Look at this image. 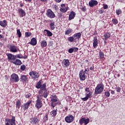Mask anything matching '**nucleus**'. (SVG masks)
I'll return each mask as SVG.
<instances>
[{
	"label": "nucleus",
	"mask_w": 125,
	"mask_h": 125,
	"mask_svg": "<svg viewBox=\"0 0 125 125\" xmlns=\"http://www.w3.org/2000/svg\"><path fill=\"white\" fill-rule=\"evenodd\" d=\"M42 80L39 81L35 86L37 89H40V88L39 94H42L44 90H46V83H44L43 84H42Z\"/></svg>",
	"instance_id": "obj_1"
},
{
	"label": "nucleus",
	"mask_w": 125,
	"mask_h": 125,
	"mask_svg": "<svg viewBox=\"0 0 125 125\" xmlns=\"http://www.w3.org/2000/svg\"><path fill=\"white\" fill-rule=\"evenodd\" d=\"M52 98L51 99V107H52L53 109L55 108V106L57 105V104H61L60 103V100L58 99L57 95H52Z\"/></svg>",
	"instance_id": "obj_2"
},
{
	"label": "nucleus",
	"mask_w": 125,
	"mask_h": 125,
	"mask_svg": "<svg viewBox=\"0 0 125 125\" xmlns=\"http://www.w3.org/2000/svg\"><path fill=\"white\" fill-rule=\"evenodd\" d=\"M104 90V84L103 83L97 84L95 89V94L98 95L101 94Z\"/></svg>",
	"instance_id": "obj_3"
},
{
	"label": "nucleus",
	"mask_w": 125,
	"mask_h": 125,
	"mask_svg": "<svg viewBox=\"0 0 125 125\" xmlns=\"http://www.w3.org/2000/svg\"><path fill=\"white\" fill-rule=\"evenodd\" d=\"M85 91L86 92L85 95V97L84 98H82L81 100L82 101H87L89 98H91L92 97V92L90 91L89 87H86L85 88Z\"/></svg>",
	"instance_id": "obj_4"
},
{
	"label": "nucleus",
	"mask_w": 125,
	"mask_h": 125,
	"mask_svg": "<svg viewBox=\"0 0 125 125\" xmlns=\"http://www.w3.org/2000/svg\"><path fill=\"white\" fill-rule=\"evenodd\" d=\"M42 96H38L37 100L36 101L35 107L37 109H41L42 107Z\"/></svg>",
	"instance_id": "obj_5"
},
{
	"label": "nucleus",
	"mask_w": 125,
	"mask_h": 125,
	"mask_svg": "<svg viewBox=\"0 0 125 125\" xmlns=\"http://www.w3.org/2000/svg\"><path fill=\"white\" fill-rule=\"evenodd\" d=\"M29 76H30L31 78L33 80H37V79L40 78V73L35 70H33L29 72Z\"/></svg>",
	"instance_id": "obj_6"
},
{
	"label": "nucleus",
	"mask_w": 125,
	"mask_h": 125,
	"mask_svg": "<svg viewBox=\"0 0 125 125\" xmlns=\"http://www.w3.org/2000/svg\"><path fill=\"white\" fill-rule=\"evenodd\" d=\"M46 15L48 17V18H50V19H53V18H55L56 16L54 12L51 10L50 9H48L46 12Z\"/></svg>",
	"instance_id": "obj_7"
},
{
	"label": "nucleus",
	"mask_w": 125,
	"mask_h": 125,
	"mask_svg": "<svg viewBox=\"0 0 125 125\" xmlns=\"http://www.w3.org/2000/svg\"><path fill=\"white\" fill-rule=\"evenodd\" d=\"M8 48L9 49V51L10 52H17L18 50H19V49L18 47H17L16 46H15V44H11L7 46Z\"/></svg>",
	"instance_id": "obj_8"
},
{
	"label": "nucleus",
	"mask_w": 125,
	"mask_h": 125,
	"mask_svg": "<svg viewBox=\"0 0 125 125\" xmlns=\"http://www.w3.org/2000/svg\"><path fill=\"white\" fill-rule=\"evenodd\" d=\"M11 80L13 83H18L20 79L18 75L14 73L11 75Z\"/></svg>",
	"instance_id": "obj_9"
},
{
	"label": "nucleus",
	"mask_w": 125,
	"mask_h": 125,
	"mask_svg": "<svg viewBox=\"0 0 125 125\" xmlns=\"http://www.w3.org/2000/svg\"><path fill=\"white\" fill-rule=\"evenodd\" d=\"M74 120H75V117H74L72 115L69 114L68 116H66L65 118V121L66 123L70 124L71 123H73L74 122Z\"/></svg>",
	"instance_id": "obj_10"
},
{
	"label": "nucleus",
	"mask_w": 125,
	"mask_h": 125,
	"mask_svg": "<svg viewBox=\"0 0 125 125\" xmlns=\"http://www.w3.org/2000/svg\"><path fill=\"white\" fill-rule=\"evenodd\" d=\"M79 123L81 125L84 124V125H87L89 123V118L85 119V118H82L79 120Z\"/></svg>",
	"instance_id": "obj_11"
},
{
	"label": "nucleus",
	"mask_w": 125,
	"mask_h": 125,
	"mask_svg": "<svg viewBox=\"0 0 125 125\" xmlns=\"http://www.w3.org/2000/svg\"><path fill=\"white\" fill-rule=\"evenodd\" d=\"M85 72H84L83 69H82L79 72V78L81 81L85 80Z\"/></svg>",
	"instance_id": "obj_12"
},
{
	"label": "nucleus",
	"mask_w": 125,
	"mask_h": 125,
	"mask_svg": "<svg viewBox=\"0 0 125 125\" xmlns=\"http://www.w3.org/2000/svg\"><path fill=\"white\" fill-rule=\"evenodd\" d=\"M62 65L64 67H69L70 66V61L68 59H63L62 62Z\"/></svg>",
	"instance_id": "obj_13"
},
{
	"label": "nucleus",
	"mask_w": 125,
	"mask_h": 125,
	"mask_svg": "<svg viewBox=\"0 0 125 125\" xmlns=\"http://www.w3.org/2000/svg\"><path fill=\"white\" fill-rule=\"evenodd\" d=\"M5 121V122H7V123H10L11 125H15L16 120L15 119V116H12L11 119L6 118Z\"/></svg>",
	"instance_id": "obj_14"
},
{
	"label": "nucleus",
	"mask_w": 125,
	"mask_h": 125,
	"mask_svg": "<svg viewBox=\"0 0 125 125\" xmlns=\"http://www.w3.org/2000/svg\"><path fill=\"white\" fill-rule=\"evenodd\" d=\"M32 102H33L32 100H29L25 104H23V110L24 111H26V110H28L29 109V107L31 104H32Z\"/></svg>",
	"instance_id": "obj_15"
},
{
	"label": "nucleus",
	"mask_w": 125,
	"mask_h": 125,
	"mask_svg": "<svg viewBox=\"0 0 125 125\" xmlns=\"http://www.w3.org/2000/svg\"><path fill=\"white\" fill-rule=\"evenodd\" d=\"M93 42V46L94 48H96L98 46V39H97V36L94 37Z\"/></svg>",
	"instance_id": "obj_16"
},
{
	"label": "nucleus",
	"mask_w": 125,
	"mask_h": 125,
	"mask_svg": "<svg viewBox=\"0 0 125 125\" xmlns=\"http://www.w3.org/2000/svg\"><path fill=\"white\" fill-rule=\"evenodd\" d=\"M30 120V124H32V125H37V124H39L40 122V120L37 117L32 118Z\"/></svg>",
	"instance_id": "obj_17"
},
{
	"label": "nucleus",
	"mask_w": 125,
	"mask_h": 125,
	"mask_svg": "<svg viewBox=\"0 0 125 125\" xmlns=\"http://www.w3.org/2000/svg\"><path fill=\"white\" fill-rule=\"evenodd\" d=\"M98 4V2L96 0H90L89 2V5L90 7H93Z\"/></svg>",
	"instance_id": "obj_18"
},
{
	"label": "nucleus",
	"mask_w": 125,
	"mask_h": 125,
	"mask_svg": "<svg viewBox=\"0 0 125 125\" xmlns=\"http://www.w3.org/2000/svg\"><path fill=\"white\" fill-rule=\"evenodd\" d=\"M20 80L21 82H22V83H27V81H28V77H27V75L24 74L21 75Z\"/></svg>",
	"instance_id": "obj_19"
},
{
	"label": "nucleus",
	"mask_w": 125,
	"mask_h": 125,
	"mask_svg": "<svg viewBox=\"0 0 125 125\" xmlns=\"http://www.w3.org/2000/svg\"><path fill=\"white\" fill-rule=\"evenodd\" d=\"M49 22V26L51 30H54L56 27V25H55V22H54L53 20H50Z\"/></svg>",
	"instance_id": "obj_20"
},
{
	"label": "nucleus",
	"mask_w": 125,
	"mask_h": 125,
	"mask_svg": "<svg viewBox=\"0 0 125 125\" xmlns=\"http://www.w3.org/2000/svg\"><path fill=\"white\" fill-rule=\"evenodd\" d=\"M6 56L8 57V60H13L14 61L15 59H16V56H15L12 54L10 53H7Z\"/></svg>",
	"instance_id": "obj_21"
},
{
	"label": "nucleus",
	"mask_w": 125,
	"mask_h": 125,
	"mask_svg": "<svg viewBox=\"0 0 125 125\" xmlns=\"http://www.w3.org/2000/svg\"><path fill=\"white\" fill-rule=\"evenodd\" d=\"M73 36L75 41H76V40H78V41H79V40L81 39V37H82V33H81L80 32H78L74 34Z\"/></svg>",
	"instance_id": "obj_22"
},
{
	"label": "nucleus",
	"mask_w": 125,
	"mask_h": 125,
	"mask_svg": "<svg viewBox=\"0 0 125 125\" xmlns=\"http://www.w3.org/2000/svg\"><path fill=\"white\" fill-rule=\"evenodd\" d=\"M18 12L20 14V17H24L26 15V12L22 8L18 9Z\"/></svg>",
	"instance_id": "obj_23"
},
{
	"label": "nucleus",
	"mask_w": 125,
	"mask_h": 125,
	"mask_svg": "<svg viewBox=\"0 0 125 125\" xmlns=\"http://www.w3.org/2000/svg\"><path fill=\"white\" fill-rule=\"evenodd\" d=\"M75 17H76V13L73 11H71L69 15L68 20L71 21L72 19H74Z\"/></svg>",
	"instance_id": "obj_24"
},
{
	"label": "nucleus",
	"mask_w": 125,
	"mask_h": 125,
	"mask_svg": "<svg viewBox=\"0 0 125 125\" xmlns=\"http://www.w3.org/2000/svg\"><path fill=\"white\" fill-rule=\"evenodd\" d=\"M21 104L22 103H21V101L18 100L16 102V108L17 109V111H19V109H20V106H21Z\"/></svg>",
	"instance_id": "obj_25"
},
{
	"label": "nucleus",
	"mask_w": 125,
	"mask_h": 125,
	"mask_svg": "<svg viewBox=\"0 0 125 125\" xmlns=\"http://www.w3.org/2000/svg\"><path fill=\"white\" fill-rule=\"evenodd\" d=\"M50 115L52 118H55L57 115V109H53L50 112Z\"/></svg>",
	"instance_id": "obj_26"
},
{
	"label": "nucleus",
	"mask_w": 125,
	"mask_h": 125,
	"mask_svg": "<svg viewBox=\"0 0 125 125\" xmlns=\"http://www.w3.org/2000/svg\"><path fill=\"white\" fill-rule=\"evenodd\" d=\"M105 54H104V53L102 52V51L100 50L99 51V59H101V60H103V61H104L105 60V57H104Z\"/></svg>",
	"instance_id": "obj_27"
},
{
	"label": "nucleus",
	"mask_w": 125,
	"mask_h": 125,
	"mask_svg": "<svg viewBox=\"0 0 125 125\" xmlns=\"http://www.w3.org/2000/svg\"><path fill=\"white\" fill-rule=\"evenodd\" d=\"M0 26H1V27L5 28V27L7 26V21H6V20H4L3 21H0Z\"/></svg>",
	"instance_id": "obj_28"
},
{
	"label": "nucleus",
	"mask_w": 125,
	"mask_h": 125,
	"mask_svg": "<svg viewBox=\"0 0 125 125\" xmlns=\"http://www.w3.org/2000/svg\"><path fill=\"white\" fill-rule=\"evenodd\" d=\"M13 63L17 66H20V65L22 64V62L19 59H15L14 62H13Z\"/></svg>",
	"instance_id": "obj_29"
},
{
	"label": "nucleus",
	"mask_w": 125,
	"mask_h": 125,
	"mask_svg": "<svg viewBox=\"0 0 125 125\" xmlns=\"http://www.w3.org/2000/svg\"><path fill=\"white\" fill-rule=\"evenodd\" d=\"M29 44H31V45H37V39L35 38H33L30 42H28Z\"/></svg>",
	"instance_id": "obj_30"
},
{
	"label": "nucleus",
	"mask_w": 125,
	"mask_h": 125,
	"mask_svg": "<svg viewBox=\"0 0 125 125\" xmlns=\"http://www.w3.org/2000/svg\"><path fill=\"white\" fill-rule=\"evenodd\" d=\"M73 33V29L68 28L65 31L64 34L67 36H71V34Z\"/></svg>",
	"instance_id": "obj_31"
},
{
	"label": "nucleus",
	"mask_w": 125,
	"mask_h": 125,
	"mask_svg": "<svg viewBox=\"0 0 125 125\" xmlns=\"http://www.w3.org/2000/svg\"><path fill=\"white\" fill-rule=\"evenodd\" d=\"M47 45V42L45 40H43L41 42V46L42 48H44Z\"/></svg>",
	"instance_id": "obj_32"
},
{
	"label": "nucleus",
	"mask_w": 125,
	"mask_h": 125,
	"mask_svg": "<svg viewBox=\"0 0 125 125\" xmlns=\"http://www.w3.org/2000/svg\"><path fill=\"white\" fill-rule=\"evenodd\" d=\"M104 40L107 41L111 37V33L107 32L104 34Z\"/></svg>",
	"instance_id": "obj_33"
},
{
	"label": "nucleus",
	"mask_w": 125,
	"mask_h": 125,
	"mask_svg": "<svg viewBox=\"0 0 125 125\" xmlns=\"http://www.w3.org/2000/svg\"><path fill=\"white\" fill-rule=\"evenodd\" d=\"M44 31V32H46V35L48 37H52V36L53 35L52 32L47 29H45Z\"/></svg>",
	"instance_id": "obj_34"
},
{
	"label": "nucleus",
	"mask_w": 125,
	"mask_h": 125,
	"mask_svg": "<svg viewBox=\"0 0 125 125\" xmlns=\"http://www.w3.org/2000/svg\"><path fill=\"white\" fill-rule=\"evenodd\" d=\"M44 92L43 93L42 95H39V96H41V98H42V97L43 96V97H44V98H46L47 97V96H48V92H47V91H45V90H44Z\"/></svg>",
	"instance_id": "obj_35"
},
{
	"label": "nucleus",
	"mask_w": 125,
	"mask_h": 125,
	"mask_svg": "<svg viewBox=\"0 0 125 125\" xmlns=\"http://www.w3.org/2000/svg\"><path fill=\"white\" fill-rule=\"evenodd\" d=\"M68 9L69 7H67L66 8H61L60 10L61 11V12H62V13H65L68 11Z\"/></svg>",
	"instance_id": "obj_36"
},
{
	"label": "nucleus",
	"mask_w": 125,
	"mask_h": 125,
	"mask_svg": "<svg viewBox=\"0 0 125 125\" xmlns=\"http://www.w3.org/2000/svg\"><path fill=\"white\" fill-rule=\"evenodd\" d=\"M67 41L68 42H74L75 40V38H74V36H71L67 38Z\"/></svg>",
	"instance_id": "obj_37"
},
{
	"label": "nucleus",
	"mask_w": 125,
	"mask_h": 125,
	"mask_svg": "<svg viewBox=\"0 0 125 125\" xmlns=\"http://www.w3.org/2000/svg\"><path fill=\"white\" fill-rule=\"evenodd\" d=\"M48 121V114H46L43 118V123H45Z\"/></svg>",
	"instance_id": "obj_38"
},
{
	"label": "nucleus",
	"mask_w": 125,
	"mask_h": 125,
	"mask_svg": "<svg viewBox=\"0 0 125 125\" xmlns=\"http://www.w3.org/2000/svg\"><path fill=\"white\" fill-rule=\"evenodd\" d=\"M17 34L18 35V37L19 39L22 37V33H21V31H20V29L17 30Z\"/></svg>",
	"instance_id": "obj_39"
},
{
	"label": "nucleus",
	"mask_w": 125,
	"mask_h": 125,
	"mask_svg": "<svg viewBox=\"0 0 125 125\" xmlns=\"http://www.w3.org/2000/svg\"><path fill=\"white\" fill-rule=\"evenodd\" d=\"M30 36H32V33L31 32H26L25 33V37L26 38H29Z\"/></svg>",
	"instance_id": "obj_40"
},
{
	"label": "nucleus",
	"mask_w": 125,
	"mask_h": 125,
	"mask_svg": "<svg viewBox=\"0 0 125 125\" xmlns=\"http://www.w3.org/2000/svg\"><path fill=\"white\" fill-rule=\"evenodd\" d=\"M116 12L117 15H118V16L120 15V14H122V10L121 9L116 10Z\"/></svg>",
	"instance_id": "obj_41"
},
{
	"label": "nucleus",
	"mask_w": 125,
	"mask_h": 125,
	"mask_svg": "<svg viewBox=\"0 0 125 125\" xmlns=\"http://www.w3.org/2000/svg\"><path fill=\"white\" fill-rule=\"evenodd\" d=\"M20 70H21V71H25V70H26V65H25L24 64H22V65H21Z\"/></svg>",
	"instance_id": "obj_42"
},
{
	"label": "nucleus",
	"mask_w": 125,
	"mask_h": 125,
	"mask_svg": "<svg viewBox=\"0 0 125 125\" xmlns=\"http://www.w3.org/2000/svg\"><path fill=\"white\" fill-rule=\"evenodd\" d=\"M112 23L114 24V25H117V24L118 23V20L117 19H113Z\"/></svg>",
	"instance_id": "obj_43"
},
{
	"label": "nucleus",
	"mask_w": 125,
	"mask_h": 125,
	"mask_svg": "<svg viewBox=\"0 0 125 125\" xmlns=\"http://www.w3.org/2000/svg\"><path fill=\"white\" fill-rule=\"evenodd\" d=\"M104 95L106 96V97H110V92L108 91H105L104 92Z\"/></svg>",
	"instance_id": "obj_44"
},
{
	"label": "nucleus",
	"mask_w": 125,
	"mask_h": 125,
	"mask_svg": "<svg viewBox=\"0 0 125 125\" xmlns=\"http://www.w3.org/2000/svg\"><path fill=\"white\" fill-rule=\"evenodd\" d=\"M25 98H30L31 97V96H32V95L31 94V93H28L27 94L25 95Z\"/></svg>",
	"instance_id": "obj_45"
},
{
	"label": "nucleus",
	"mask_w": 125,
	"mask_h": 125,
	"mask_svg": "<svg viewBox=\"0 0 125 125\" xmlns=\"http://www.w3.org/2000/svg\"><path fill=\"white\" fill-rule=\"evenodd\" d=\"M99 14H103V13H104V9H100L99 10Z\"/></svg>",
	"instance_id": "obj_46"
},
{
	"label": "nucleus",
	"mask_w": 125,
	"mask_h": 125,
	"mask_svg": "<svg viewBox=\"0 0 125 125\" xmlns=\"http://www.w3.org/2000/svg\"><path fill=\"white\" fill-rule=\"evenodd\" d=\"M121 90H122V88L120 87H116V91L117 92H121Z\"/></svg>",
	"instance_id": "obj_47"
},
{
	"label": "nucleus",
	"mask_w": 125,
	"mask_h": 125,
	"mask_svg": "<svg viewBox=\"0 0 125 125\" xmlns=\"http://www.w3.org/2000/svg\"><path fill=\"white\" fill-rule=\"evenodd\" d=\"M74 52V49L73 48H70L68 50L69 53H73Z\"/></svg>",
	"instance_id": "obj_48"
},
{
	"label": "nucleus",
	"mask_w": 125,
	"mask_h": 125,
	"mask_svg": "<svg viewBox=\"0 0 125 125\" xmlns=\"http://www.w3.org/2000/svg\"><path fill=\"white\" fill-rule=\"evenodd\" d=\"M73 51H74V52H77L78 51H79V48L78 47H73Z\"/></svg>",
	"instance_id": "obj_49"
},
{
	"label": "nucleus",
	"mask_w": 125,
	"mask_h": 125,
	"mask_svg": "<svg viewBox=\"0 0 125 125\" xmlns=\"http://www.w3.org/2000/svg\"><path fill=\"white\" fill-rule=\"evenodd\" d=\"M84 72L85 73V74H86V75H87L88 72H89V69L88 68H85Z\"/></svg>",
	"instance_id": "obj_50"
},
{
	"label": "nucleus",
	"mask_w": 125,
	"mask_h": 125,
	"mask_svg": "<svg viewBox=\"0 0 125 125\" xmlns=\"http://www.w3.org/2000/svg\"><path fill=\"white\" fill-rule=\"evenodd\" d=\"M15 56H16V58H20V59H21L23 58V56L21 57L20 55H19V54Z\"/></svg>",
	"instance_id": "obj_51"
},
{
	"label": "nucleus",
	"mask_w": 125,
	"mask_h": 125,
	"mask_svg": "<svg viewBox=\"0 0 125 125\" xmlns=\"http://www.w3.org/2000/svg\"><path fill=\"white\" fill-rule=\"evenodd\" d=\"M103 7L104 9H107L108 8V5L107 4H104L103 5Z\"/></svg>",
	"instance_id": "obj_52"
},
{
	"label": "nucleus",
	"mask_w": 125,
	"mask_h": 125,
	"mask_svg": "<svg viewBox=\"0 0 125 125\" xmlns=\"http://www.w3.org/2000/svg\"><path fill=\"white\" fill-rule=\"evenodd\" d=\"M90 70L91 71L94 70V64H93L92 66L90 67Z\"/></svg>",
	"instance_id": "obj_53"
},
{
	"label": "nucleus",
	"mask_w": 125,
	"mask_h": 125,
	"mask_svg": "<svg viewBox=\"0 0 125 125\" xmlns=\"http://www.w3.org/2000/svg\"><path fill=\"white\" fill-rule=\"evenodd\" d=\"M81 10L82 11H85V10H86V8H85V6H84V7H82L81 8Z\"/></svg>",
	"instance_id": "obj_54"
},
{
	"label": "nucleus",
	"mask_w": 125,
	"mask_h": 125,
	"mask_svg": "<svg viewBox=\"0 0 125 125\" xmlns=\"http://www.w3.org/2000/svg\"><path fill=\"white\" fill-rule=\"evenodd\" d=\"M109 91H111V94H115V91L112 90H109Z\"/></svg>",
	"instance_id": "obj_55"
},
{
	"label": "nucleus",
	"mask_w": 125,
	"mask_h": 125,
	"mask_svg": "<svg viewBox=\"0 0 125 125\" xmlns=\"http://www.w3.org/2000/svg\"><path fill=\"white\" fill-rule=\"evenodd\" d=\"M55 1H56V2H58V3H59V2H61V1H62V0H54Z\"/></svg>",
	"instance_id": "obj_56"
},
{
	"label": "nucleus",
	"mask_w": 125,
	"mask_h": 125,
	"mask_svg": "<svg viewBox=\"0 0 125 125\" xmlns=\"http://www.w3.org/2000/svg\"><path fill=\"white\" fill-rule=\"evenodd\" d=\"M61 7H62V8H63V7H65V4H62L61 5Z\"/></svg>",
	"instance_id": "obj_57"
},
{
	"label": "nucleus",
	"mask_w": 125,
	"mask_h": 125,
	"mask_svg": "<svg viewBox=\"0 0 125 125\" xmlns=\"http://www.w3.org/2000/svg\"><path fill=\"white\" fill-rule=\"evenodd\" d=\"M41 1H42L43 2H47V0H40Z\"/></svg>",
	"instance_id": "obj_58"
},
{
	"label": "nucleus",
	"mask_w": 125,
	"mask_h": 125,
	"mask_svg": "<svg viewBox=\"0 0 125 125\" xmlns=\"http://www.w3.org/2000/svg\"><path fill=\"white\" fill-rule=\"evenodd\" d=\"M25 1H26V2H31L32 0H24Z\"/></svg>",
	"instance_id": "obj_59"
},
{
	"label": "nucleus",
	"mask_w": 125,
	"mask_h": 125,
	"mask_svg": "<svg viewBox=\"0 0 125 125\" xmlns=\"http://www.w3.org/2000/svg\"><path fill=\"white\" fill-rule=\"evenodd\" d=\"M20 7H23V6H24V5L23 4V3H21L20 5Z\"/></svg>",
	"instance_id": "obj_60"
},
{
	"label": "nucleus",
	"mask_w": 125,
	"mask_h": 125,
	"mask_svg": "<svg viewBox=\"0 0 125 125\" xmlns=\"http://www.w3.org/2000/svg\"><path fill=\"white\" fill-rule=\"evenodd\" d=\"M97 35V31H95L94 33L93 34V36H96Z\"/></svg>",
	"instance_id": "obj_61"
},
{
	"label": "nucleus",
	"mask_w": 125,
	"mask_h": 125,
	"mask_svg": "<svg viewBox=\"0 0 125 125\" xmlns=\"http://www.w3.org/2000/svg\"><path fill=\"white\" fill-rule=\"evenodd\" d=\"M59 17H60V18H61V17H62V14H60V15H59Z\"/></svg>",
	"instance_id": "obj_62"
},
{
	"label": "nucleus",
	"mask_w": 125,
	"mask_h": 125,
	"mask_svg": "<svg viewBox=\"0 0 125 125\" xmlns=\"http://www.w3.org/2000/svg\"><path fill=\"white\" fill-rule=\"evenodd\" d=\"M65 110L66 112H67V111H68V107H65Z\"/></svg>",
	"instance_id": "obj_63"
},
{
	"label": "nucleus",
	"mask_w": 125,
	"mask_h": 125,
	"mask_svg": "<svg viewBox=\"0 0 125 125\" xmlns=\"http://www.w3.org/2000/svg\"><path fill=\"white\" fill-rule=\"evenodd\" d=\"M5 125H10V124L8 122H7L5 123Z\"/></svg>",
	"instance_id": "obj_64"
}]
</instances>
